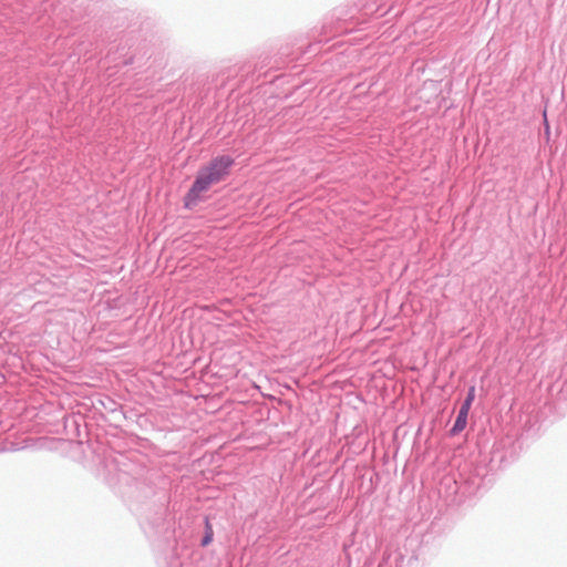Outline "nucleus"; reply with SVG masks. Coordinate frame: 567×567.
<instances>
[{
    "mask_svg": "<svg viewBox=\"0 0 567 567\" xmlns=\"http://www.w3.org/2000/svg\"><path fill=\"white\" fill-rule=\"evenodd\" d=\"M234 161L229 156H218L210 161L206 166L202 167L196 178L184 197L186 208H194L208 192L210 186L221 182L229 173V168Z\"/></svg>",
    "mask_w": 567,
    "mask_h": 567,
    "instance_id": "obj_1",
    "label": "nucleus"
},
{
    "mask_svg": "<svg viewBox=\"0 0 567 567\" xmlns=\"http://www.w3.org/2000/svg\"><path fill=\"white\" fill-rule=\"evenodd\" d=\"M474 399H475V386H471L468 389L467 396H466L465 401L463 402V405L471 409V405H472Z\"/></svg>",
    "mask_w": 567,
    "mask_h": 567,
    "instance_id": "obj_4",
    "label": "nucleus"
},
{
    "mask_svg": "<svg viewBox=\"0 0 567 567\" xmlns=\"http://www.w3.org/2000/svg\"><path fill=\"white\" fill-rule=\"evenodd\" d=\"M214 536V530L212 527V524L209 523L208 518H206L205 522V536L202 540V546H207L212 543Z\"/></svg>",
    "mask_w": 567,
    "mask_h": 567,
    "instance_id": "obj_3",
    "label": "nucleus"
},
{
    "mask_svg": "<svg viewBox=\"0 0 567 567\" xmlns=\"http://www.w3.org/2000/svg\"><path fill=\"white\" fill-rule=\"evenodd\" d=\"M468 412H470V408H467V406L462 404V406H461V409L458 411V415L456 417V421L454 423V426L451 430V434L452 435L458 434L460 432H462L466 427Z\"/></svg>",
    "mask_w": 567,
    "mask_h": 567,
    "instance_id": "obj_2",
    "label": "nucleus"
}]
</instances>
